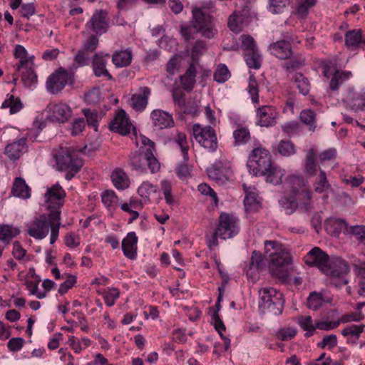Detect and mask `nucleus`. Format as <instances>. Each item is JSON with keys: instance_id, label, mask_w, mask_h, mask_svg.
<instances>
[{"instance_id": "79ce46f5", "label": "nucleus", "mask_w": 365, "mask_h": 365, "mask_svg": "<svg viewBox=\"0 0 365 365\" xmlns=\"http://www.w3.org/2000/svg\"><path fill=\"white\" fill-rule=\"evenodd\" d=\"M21 81L28 88L33 89L37 83V76L33 67L31 68H24L21 71Z\"/></svg>"}, {"instance_id": "39448f33", "label": "nucleus", "mask_w": 365, "mask_h": 365, "mask_svg": "<svg viewBox=\"0 0 365 365\" xmlns=\"http://www.w3.org/2000/svg\"><path fill=\"white\" fill-rule=\"evenodd\" d=\"M58 170L66 171V178L71 180L83 165V161L76 151L67 148H61L54 155Z\"/></svg>"}, {"instance_id": "a19ab883", "label": "nucleus", "mask_w": 365, "mask_h": 365, "mask_svg": "<svg viewBox=\"0 0 365 365\" xmlns=\"http://www.w3.org/2000/svg\"><path fill=\"white\" fill-rule=\"evenodd\" d=\"M68 343L76 354H79L91 344V341L87 337H83L78 341L74 336H69Z\"/></svg>"}, {"instance_id": "0e129e2a", "label": "nucleus", "mask_w": 365, "mask_h": 365, "mask_svg": "<svg viewBox=\"0 0 365 365\" xmlns=\"http://www.w3.org/2000/svg\"><path fill=\"white\" fill-rule=\"evenodd\" d=\"M296 334V329L294 327H288L279 329L276 333V336L279 340L288 341L294 338Z\"/></svg>"}, {"instance_id": "680f3d73", "label": "nucleus", "mask_w": 365, "mask_h": 365, "mask_svg": "<svg viewBox=\"0 0 365 365\" xmlns=\"http://www.w3.org/2000/svg\"><path fill=\"white\" fill-rule=\"evenodd\" d=\"M83 112L86 118L88 125L93 127L95 131H97L98 126V123L100 119L98 113L96 110H92L90 109H84Z\"/></svg>"}, {"instance_id": "052dcab7", "label": "nucleus", "mask_w": 365, "mask_h": 365, "mask_svg": "<svg viewBox=\"0 0 365 365\" xmlns=\"http://www.w3.org/2000/svg\"><path fill=\"white\" fill-rule=\"evenodd\" d=\"M294 82L298 88L299 92L302 95H307L309 92L310 85L308 80L302 74H296L294 77Z\"/></svg>"}, {"instance_id": "f3484780", "label": "nucleus", "mask_w": 365, "mask_h": 365, "mask_svg": "<svg viewBox=\"0 0 365 365\" xmlns=\"http://www.w3.org/2000/svg\"><path fill=\"white\" fill-rule=\"evenodd\" d=\"M327 254L319 247H314L304 257L305 263L310 266L318 267L322 272L327 269V264L329 262Z\"/></svg>"}, {"instance_id": "9b49d317", "label": "nucleus", "mask_w": 365, "mask_h": 365, "mask_svg": "<svg viewBox=\"0 0 365 365\" xmlns=\"http://www.w3.org/2000/svg\"><path fill=\"white\" fill-rule=\"evenodd\" d=\"M323 74L330 78L329 86L331 91H338L342 84L353 76L351 71L338 70L331 63H327L323 66Z\"/></svg>"}, {"instance_id": "de8ad7c7", "label": "nucleus", "mask_w": 365, "mask_h": 365, "mask_svg": "<svg viewBox=\"0 0 365 365\" xmlns=\"http://www.w3.org/2000/svg\"><path fill=\"white\" fill-rule=\"evenodd\" d=\"M315 192L323 193L330 189L331 186L327 181V175L324 170H320L317 180L314 184Z\"/></svg>"}, {"instance_id": "864d4df0", "label": "nucleus", "mask_w": 365, "mask_h": 365, "mask_svg": "<svg viewBox=\"0 0 365 365\" xmlns=\"http://www.w3.org/2000/svg\"><path fill=\"white\" fill-rule=\"evenodd\" d=\"M105 303L108 307H113L117 299L119 298L120 292L117 288H108L102 293Z\"/></svg>"}, {"instance_id": "49530a36", "label": "nucleus", "mask_w": 365, "mask_h": 365, "mask_svg": "<svg viewBox=\"0 0 365 365\" xmlns=\"http://www.w3.org/2000/svg\"><path fill=\"white\" fill-rule=\"evenodd\" d=\"M103 205L109 210H115L118 204V198L113 190H106L101 195Z\"/></svg>"}, {"instance_id": "e433bc0d", "label": "nucleus", "mask_w": 365, "mask_h": 365, "mask_svg": "<svg viewBox=\"0 0 365 365\" xmlns=\"http://www.w3.org/2000/svg\"><path fill=\"white\" fill-rule=\"evenodd\" d=\"M1 108H9V113L11 114H15L22 109L23 104L18 97L14 96L13 94L8 93L1 104Z\"/></svg>"}, {"instance_id": "7c9ffc66", "label": "nucleus", "mask_w": 365, "mask_h": 365, "mask_svg": "<svg viewBox=\"0 0 365 365\" xmlns=\"http://www.w3.org/2000/svg\"><path fill=\"white\" fill-rule=\"evenodd\" d=\"M243 189L245 193L244 205L246 210L251 212L257 210L259 207L260 201L256 188L243 184Z\"/></svg>"}, {"instance_id": "72a5a7b5", "label": "nucleus", "mask_w": 365, "mask_h": 365, "mask_svg": "<svg viewBox=\"0 0 365 365\" xmlns=\"http://www.w3.org/2000/svg\"><path fill=\"white\" fill-rule=\"evenodd\" d=\"M317 0H296L292 14L299 19H305Z\"/></svg>"}, {"instance_id": "423d86ee", "label": "nucleus", "mask_w": 365, "mask_h": 365, "mask_svg": "<svg viewBox=\"0 0 365 365\" xmlns=\"http://www.w3.org/2000/svg\"><path fill=\"white\" fill-rule=\"evenodd\" d=\"M259 309L262 313L269 312L274 315L282 312V294L272 287L263 288L259 291Z\"/></svg>"}, {"instance_id": "69168bd1", "label": "nucleus", "mask_w": 365, "mask_h": 365, "mask_svg": "<svg viewBox=\"0 0 365 365\" xmlns=\"http://www.w3.org/2000/svg\"><path fill=\"white\" fill-rule=\"evenodd\" d=\"M278 153L283 156H290L295 153L294 145L290 141L282 140L277 147Z\"/></svg>"}, {"instance_id": "4d7b16f0", "label": "nucleus", "mask_w": 365, "mask_h": 365, "mask_svg": "<svg viewBox=\"0 0 365 365\" xmlns=\"http://www.w3.org/2000/svg\"><path fill=\"white\" fill-rule=\"evenodd\" d=\"M198 191L204 195L210 197V202L215 207L217 206L218 197L217 193L207 184L201 183L198 185Z\"/></svg>"}, {"instance_id": "603ef678", "label": "nucleus", "mask_w": 365, "mask_h": 365, "mask_svg": "<svg viewBox=\"0 0 365 365\" xmlns=\"http://www.w3.org/2000/svg\"><path fill=\"white\" fill-rule=\"evenodd\" d=\"M247 65L250 68L258 69L261 66V56L258 51L244 54Z\"/></svg>"}, {"instance_id": "58836bf2", "label": "nucleus", "mask_w": 365, "mask_h": 365, "mask_svg": "<svg viewBox=\"0 0 365 365\" xmlns=\"http://www.w3.org/2000/svg\"><path fill=\"white\" fill-rule=\"evenodd\" d=\"M290 0H267V9L272 14H280L288 7Z\"/></svg>"}, {"instance_id": "ddd939ff", "label": "nucleus", "mask_w": 365, "mask_h": 365, "mask_svg": "<svg viewBox=\"0 0 365 365\" xmlns=\"http://www.w3.org/2000/svg\"><path fill=\"white\" fill-rule=\"evenodd\" d=\"M48 118L51 122L64 123L73 115L71 106L64 102H53L47 106Z\"/></svg>"}, {"instance_id": "20e7f679", "label": "nucleus", "mask_w": 365, "mask_h": 365, "mask_svg": "<svg viewBox=\"0 0 365 365\" xmlns=\"http://www.w3.org/2000/svg\"><path fill=\"white\" fill-rule=\"evenodd\" d=\"M264 257L269 262V269L272 275L283 279L287 277V267L291 263V256L280 243L265 241Z\"/></svg>"}, {"instance_id": "37998d69", "label": "nucleus", "mask_w": 365, "mask_h": 365, "mask_svg": "<svg viewBox=\"0 0 365 365\" xmlns=\"http://www.w3.org/2000/svg\"><path fill=\"white\" fill-rule=\"evenodd\" d=\"M20 233L18 227H12L8 225L0 226V240L9 243L11 239Z\"/></svg>"}, {"instance_id": "4468645a", "label": "nucleus", "mask_w": 365, "mask_h": 365, "mask_svg": "<svg viewBox=\"0 0 365 365\" xmlns=\"http://www.w3.org/2000/svg\"><path fill=\"white\" fill-rule=\"evenodd\" d=\"M71 80V75L66 70L59 68L48 78L46 89L49 93L56 94L62 91Z\"/></svg>"}, {"instance_id": "f8f14e48", "label": "nucleus", "mask_w": 365, "mask_h": 365, "mask_svg": "<svg viewBox=\"0 0 365 365\" xmlns=\"http://www.w3.org/2000/svg\"><path fill=\"white\" fill-rule=\"evenodd\" d=\"M192 28L195 32L201 31L202 36L208 38L215 36V29L212 24L211 17L205 14L201 9H192Z\"/></svg>"}, {"instance_id": "b1692460", "label": "nucleus", "mask_w": 365, "mask_h": 365, "mask_svg": "<svg viewBox=\"0 0 365 365\" xmlns=\"http://www.w3.org/2000/svg\"><path fill=\"white\" fill-rule=\"evenodd\" d=\"M153 125L158 129H165L173 126L174 120L169 113L161 109H155L150 113Z\"/></svg>"}, {"instance_id": "f257e3e1", "label": "nucleus", "mask_w": 365, "mask_h": 365, "mask_svg": "<svg viewBox=\"0 0 365 365\" xmlns=\"http://www.w3.org/2000/svg\"><path fill=\"white\" fill-rule=\"evenodd\" d=\"M284 196L279 202L287 214L293 213L298 207L304 211L312 208L311 195L307 182L301 175H289L284 182Z\"/></svg>"}, {"instance_id": "bf43d9fd", "label": "nucleus", "mask_w": 365, "mask_h": 365, "mask_svg": "<svg viewBox=\"0 0 365 365\" xmlns=\"http://www.w3.org/2000/svg\"><path fill=\"white\" fill-rule=\"evenodd\" d=\"M161 190L164 195L165 202L169 205H173L175 203L174 196L172 195V185L168 180H162L160 182Z\"/></svg>"}, {"instance_id": "13d9d810", "label": "nucleus", "mask_w": 365, "mask_h": 365, "mask_svg": "<svg viewBox=\"0 0 365 365\" xmlns=\"http://www.w3.org/2000/svg\"><path fill=\"white\" fill-rule=\"evenodd\" d=\"M161 190L164 195L165 202L169 205H173L175 203L174 196L172 195V185L168 180H162L160 182Z\"/></svg>"}, {"instance_id": "3c124183", "label": "nucleus", "mask_w": 365, "mask_h": 365, "mask_svg": "<svg viewBox=\"0 0 365 365\" xmlns=\"http://www.w3.org/2000/svg\"><path fill=\"white\" fill-rule=\"evenodd\" d=\"M364 327L365 325L364 324L347 326L341 330V334L344 336L354 337L357 339L364 331Z\"/></svg>"}, {"instance_id": "bb28decb", "label": "nucleus", "mask_w": 365, "mask_h": 365, "mask_svg": "<svg viewBox=\"0 0 365 365\" xmlns=\"http://www.w3.org/2000/svg\"><path fill=\"white\" fill-rule=\"evenodd\" d=\"M86 26L87 30H92L97 34L105 33L108 27L106 13L103 11H96Z\"/></svg>"}, {"instance_id": "aec40b11", "label": "nucleus", "mask_w": 365, "mask_h": 365, "mask_svg": "<svg viewBox=\"0 0 365 365\" xmlns=\"http://www.w3.org/2000/svg\"><path fill=\"white\" fill-rule=\"evenodd\" d=\"M14 56L15 59L17 60L15 64V68L17 71H21L24 68H31L34 67V56H30L23 46H15Z\"/></svg>"}, {"instance_id": "cd10ccee", "label": "nucleus", "mask_w": 365, "mask_h": 365, "mask_svg": "<svg viewBox=\"0 0 365 365\" xmlns=\"http://www.w3.org/2000/svg\"><path fill=\"white\" fill-rule=\"evenodd\" d=\"M137 243L138 237L134 232H128L122 240V250L127 258L133 259L136 257Z\"/></svg>"}, {"instance_id": "c9c22d12", "label": "nucleus", "mask_w": 365, "mask_h": 365, "mask_svg": "<svg viewBox=\"0 0 365 365\" xmlns=\"http://www.w3.org/2000/svg\"><path fill=\"white\" fill-rule=\"evenodd\" d=\"M110 178L114 187L118 190H125L130 185V179L123 170L115 169Z\"/></svg>"}, {"instance_id": "f03ea898", "label": "nucleus", "mask_w": 365, "mask_h": 365, "mask_svg": "<svg viewBox=\"0 0 365 365\" xmlns=\"http://www.w3.org/2000/svg\"><path fill=\"white\" fill-rule=\"evenodd\" d=\"M134 135L138 151L130 154L129 165L133 170L140 173H144L147 169L151 173H158L160 165L153 155L154 143L144 135L138 136L136 133Z\"/></svg>"}, {"instance_id": "f704fd0d", "label": "nucleus", "mask_w": 365, "mask_h": 365, "mask_svg": "<svg viewBox=\"0 0 365 365\" xmlns=\"http://www.w3.org/2000/svg\"><path fill=\"white\" fill-rule=\"evenodd\" d=\"M132 51L127 48L114 52L112 56V61L116 67L122 68L129 66L132 61Z\"/></svg>"}, {"instance_id": "6e6552de", "label": "nucleus", "mask_w": 365, "mask_h": 365, "mask_svg": "<svg viewBox=\"0 0 365 365\" xmlns=\"http://www.w3.org/2000/svg\"><path fill=\"white\" fill-rule=\"evenodd\" d=\"M327 269L324 273L331 278V284L336 287H340L347 283L346 275L349 268L347 263L339 257H334L329 260Z\"/></svg>"}, {"instance_id": "338daca9", "label": "nucleus", "mask_w": 365, "mask_h": 365, "mask_svg": "<svg viewBox=\"0 0 365 365\" xmlns=\"http://www.w3.org/2000/svg\"><path fill=\"white\" fill-rule=\"evenodd\" d=\"M324 299L321 294L312 292L307 299V306L309 309L316 310L323 304Z\"/></svg>"}, {"instance_id": "8fccbe9b", "label": "nucleus", "mask_w": 365, "mask_h": 365, "mask_svg": "<svg viewBox=\"0 0 365 365\" xmlns=\"http://www.w3.org/2000/svg\"><path fill=\"white\" fill-rule=\"evenodd\" d=\"M248 93L251 97V100L253 103L258 104L259 103V89L257 82L254 75H250L249 77V82L247 86Z\"/></svg>"}, {"instance_id": "a211bd4d", "label": "nucleus", "mask_w": 365, "mask_h": 365, "mask_svg": "<svg viewBox=\"0 0 365 365\" xmlns=\"http://www.w3.org/2000/svg\"><path fill=\"white\" fill-rule=\"evenodd\" d=\"M257 122L260 126L269 127L276 123L279 116L275 107L269 105L259 106L257 109Z\"/></svg>"}, {"instance_id": "4be33fe9", "label": "nucleus", "mask_w": 365, "mask_h": 365, "mask_svg": "<svg viewBox=\"0 0 365 365\" xmlns=\"http://www.w3.org/2000/svg\"><path fill=\"white\" fill-rule=\"evenodd\" d=\"M108 57V53L103 54V53H96L93 56L91 66L96 77H105L109 80L112 78V76L106 68Z\"/></svg>"}, {"instance_id": "412c9836", "label": "nucleus", "mask_w": 365, "mask_h": 365, "mask_svg": "<svg viewBox=\"0 0 365 365\" xmlns=\"http://www.w3.org/2000/svg\"><path fill=\"white\" fill-rule=\"evenodd\" d=\"M138 193L145 203L158 201L160 198L158 186L149 181L142 182L138 188Z\"/></svg>"}, {"instance_id": "1a4fd4ad", "label": "nucleus", "mask_w": 365, "mask_h": 365, "mask_svg": "<svg viewBox=\"0 0 365 365\" xmlns=\"http://www.w3.org/2000/svg\"><path fill=\"white\" fill-rule=\"evenodd\" d=\"M271 164V155L269 151L262 148H256L249 156L247 168L250 173L257 175Z\"/></svg>"}, {"instance_id": "dca6fc26", "label": "nucleus", "mask_w": 365, "mask_h": 365, "mask_svg": "<svg viewBox=\"0 0 365 365\" xmlns=\"http://www.w3.org/2000/svg\"><path fill=\"white\" fill-rule=\"evenodd\" d=\"M344 101L354 111H365V88L350 87L345 95Z\"/></svg>"}, {"instance_id": "4c0bfd02", "label": "nucleus", "mask_w": 365, "mask_h": 365, "mask_svg": "<svg viewBox=\"0 0 365 365\" xmlns=\"http://www.w3.org/2000/svg\"><path fill=\"white\" fill-rule=\"evenodd\" d=\"M300 120L307 126L311 132H314L317 128L316 113L311 109H305L299 114Z\"/></svg>"}, {"instance_id": "473e14b6", "label": "nucleus", "mask_w": 365, "mask_h": 365, "mask_svg": "<svg viewBox=\"0 0 365 365\" xmlns=\"http://www.w3.org/2000/svg\"><path fill=\"white\" fill-rule=\"evenodd\" d=\"M11 194L14 197L23 200H28L31 196V190L24 178L18 177L14 180Z\"/></svg>"}, {"instance_id": "5701e85b", "label": "nucleus", "mask_w": 365, "mask_h": 365, "mask_svg": "<svg viewBox=\"0 0 365 365\" xmlns=\"http://www.w3.org/2000/svg\"><path fill=\"white\" fill-rule=\"evenodd\" d=\"M150 93L148 87H140L137 93L132 95L129 100V105L136 111H143L148 105Z\"/></svg>"}, {"instance_id": "0eeeda50", "label": "nucleus", "mask_w": 365, "mask_h": 365, "mask_svg": "<svg viewBox=\"0 0 365 365\" xmlns=\"http://www.w3.org/2000/svg\"><path fill=\"white\" fill-rule=\"evenodd\" d=\"M192 134L195 140L205 149L210 152L217 149V135L212 126L195 123L192 126Z\"/></svg>"}, {"instance_id": "09e8293b", "label": "nucleus", "mask_w": 365, "mask_h": 365, "mask_svg": "<svg viewBox=\"0 0 365 365\" xmlns=\"http://www.w3.org/2000/svg\"><path fill=\"white\" fill-rule=\"evenodd\" d=\"M174 139L175 142L178 145V146L181 149L184 160L187 161L189 159L187 153L189 149V145L186 135L183 133L178 132L174 137Z\"/></svg>"}, {"instance_id": "c756f323", "label": "nucleus", "mask_w": 365, "mask_h": 365, "mask_svg": "<svg viewBox=\"0 0 365 365\" xmlns=\"http://www.w3.org/2000/svg\"><path fill=\"white\" fill-rule=\"evenodd\" d=\"M260 175L265 177L267 182L277 185L282 183L285 170L272 163Z\"/></svg>"}, {"instance_id": "a878e982", "label": "nucleus", "mask_w": 365, "mask_h": 365, "mask_svg": "<svg viewBox=\"0 0 365 365\" xmlns=\"http://www.w3.org/2000/svg\"><path fill=\"white\" fill-rule=\"evenodd\" d=\"M27 150L26 138H21L7 144L5 155L11 160L19 159Z\"/></svg>"}, {"instance_id": "ea45409f", "label": "nucleus", "mask_w": 365, "mask_h": 365, "mask_svg": "<svg viewBox=\"0 0 365 365\" xmlns=\"http://www.w3.org/2000/svg\"><path fill=\"white\" fill-rule=\"evenodd\" d=\"M346 227V222L341 219H330L326 225V230L331 235H338Z\"/></svg>"}, {"instance_id": "5fc2aeb1", "label": "nucleus", "mask_w": 365, "mask_h": 365, "mask_svg": "<svg viewBox=\"0 0 365 365\" xmlns=\"http://www.w3.org/2000/svg\"><path fill=\"white\" fill-rule=\"evenodd\" d=\"M233 137L236 145H243L250 140V133L247 128H241L233 132Z\"/></svg>"}, {"instance_id": "c03bdc74", "label": "nucleus", "mask_w": 365, "mask_h": 365, "mask_svg": "<svg viewBox=\"0 0 365 365\" xmlns=\"http://www.w3.org/2000/svg\"><path fill=\"white\" fill-rule=\"evenodd\" d=\"M298 324L300 327L306 331L305 336L309 337L313 335L316 329V323H314L310 316H301L298 318Z\"/></svg>"}, {"instance_id": "c85d7f7f", "label": "nucleus", "mask_w": 365, "mask_h": 365, "mask_svg": "<svg viewBox=\"0 0 365 365\" xmlns=\"http://www.w3.org/2000/svg\"><path fill=\"white\" fill-rule=\"evenodd\" d=\"M270 53L279 59H288L292 55L290 43L286 41H278L269 45Z\"/></svg>"}, {"instance_id": "774afa93", "label": "nucleus", "mask_w": 365, "mask_h": 365, "mask_svg": "<svg viewBox=\"0 0 365 365\" xmlns=\"http://www.w3.org/2000/svg\"><path fill=\"white\" fill-rule=\"evenodd\" d=\"M65 245L70 249L73 250L81 244V237L73 232L68 233L64 237Z\"/></svg>"}, {"instance_id": "2f4dec72", "label": "nucleus", "mask_w": 365, "mask_h": 365, "mask_svg": "<svg viewBox=\"0 0 365 365\" xmlns=\"http://www.w3.org/2000/svg\"><path fill=\"white\" fill-rule=\"evenodd\" d=\"M345 46L356 49L365 46V35H362L361 29H353L346 32L344 35Z\"/></svg>"}, {"instance_id": "2eb2a0df", "label": "nucleus", "mask_w": 365, "mask_h": 365, "mask_svg": "<svg viewBox=\"0 0 365 365\" xmlns=\"http://www.w3.org/2000/svg\"><path fill=\"white\" fill-rule=\"evenodd\" d=\"M65 196V191L59 184L56 183L46 189L43 196L44 202L48 209L59 211L60 207L63 205Z\"/></svg>"}, {"instance_id": "7ed1b4c3", "label": "nucleus", "mask_w": 365, "mask_h": 365, "mask_svg": "<svg viewBox=\"0 0 365 365\" xmlns=\"http://www.w3.org/2000/svg\"><path fill=\"white\" fill-rule=\"evenodd\" d=\"M60 225V211L51 210L48 214L34 217L26 227L29 236L36 240L44 239L51 230L50 243L53 244L58 239Z\"/></svg>"}, {"instance_id": "6e6d98bb", "label": "nucleus", "mask_w": 365, "mask_h": 365, "mask_svg": "<svg viewBox=\"0 0 365 365\" xmlns=\"http://www.w3.org/2000/svg\"><path fill=\"white\" fill-rule=\"evenodd\" d=\"M230 78V73L228 68L225 64H220L216 68L214 73V79L222 83L227 81Z\"/></svg>"}, {"instance_id": "a18cd8bd", "label": "nucleus", "mask_w": 365, "mask_h": 365, "mask_svg": "<svg viewBox=\"0 0 365 365\" xmlns=\"http://www.w3.org/2000/svg\"><path fill=\"white\" fill-rule=\"evenodd\" d=\"M317 153L314 149L311 148L308 150L306 155L305 170L310 175H314L317 173V168L315 163Z\"/></svg>"}, {"instance_id": "6ab92c4d", "label": "nucleus", "mask_w": 365, "mask_h": 365, "mask_svg": "<svg viewBox=\"0 0 365 365\" xmlns=\"http://www.w3.org/2000/svg\"><path fill=\"white\" fill-rule=\"evenodd\" d=\"M110 130L125 135L130 132L133 125L123 110H118L110 123Z\"/></svg>"}, {"instance_id": "9d476101", "label": "nucleus", "mask_w": 365, "mask_h": 365, "mask_svg": "<svg viewBox=\"0 0 365 365\" xmlns=\"http://www.w3.org/2000/svg\"><path fill=\"white\" fill-rule=\"evenodd\" d=\"M238 220L234 215L222 213L216 228V235L221 239L227 240L235 237L239 232Z\"/></svg>"}, {"instance_id": "393cba45", "label": "nucleus", "mask_w": 365, "mask_h": 365, "mask_svg": "<svg viewBox=\"0 0 365 365\" xmlns=\"http://www.w3.org/2000/svg\"><path fill=\"white\" fill-rule=\"evenodd\" d=\"M198 64L199 62L197 61H190L185 73L180 76V86L187 92H190L195 85Z\"/></svg>"}, {"instance_id": "e2e57ef3", "label": "nucleus", "mask_w": 365, "mask_h": 365, "mask_svg": "<svg viewBox=\"0 0 365 365\" xmlns=\"http://www.w3.org/2000/svg\"><path fill=\"white\" fill-rule=\"evenodd\" d=\"M242 48L244 54L258 51L254 38L250 36L242 35L241 36Z\"/></svg>"}]
</instances>
